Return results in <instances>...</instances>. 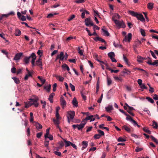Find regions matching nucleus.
<instances>
[{"mask_svg": "<svg viewBox=\"0 0 158 158\" xmlns=\"http://www.w3.org/2000/svg\"><path fill=\"white\" fill-rule=\"evenodd\" d=\"M129 13L132 16L136 17L138 19L140 20L142 22H145V20L143 17V15L141 14H138L136 12L131 10L128 11Z\"/></svg>", "mask_w": 158, "mask_h": 158, "instance_id": "1", "label": "nucleus"}, {"mask_svg": "<svg viewBox=\"0 0 158 158\" xmlns=\"http://www.w3.org/2000/svg\"><path fill=\"white\" fill-rule=\"evenodd\" d=\"M85 25L87 26H88L89 25L91 26H94L93 22L89 18H86L85 19Z\"/></svg>", "mask_w": 158, "mask_h": 158, "instance_id": "2", "label": "nucleus"}, {"mask_svg": "<svg viewBox=\"0 0 158 158\" xmlns=\"http://www.w3.org/2000/svg\"><path fill=\"white\" fill-rule=\"evenodd\" d=\"M60 102L61 105L62 107L63 108L65 107L66 105V101L64 99V97L62 96H61L60 98Z\"/></svg>", "mask_w": 158, "mask_h": 158, "instance_id": "3", "label": "nucleus"}, {"mask_svg": "<svg viewBox=\"0 0 158 158\" xmlns=\"http://www.w3.org/2000/svg\"><path fill=\"white\" fill-rule=\"evenodd\" d=\"M147 63L149 65L157 66H158V60H155L154 62H152V60H150L147 62Z\"/></svg>", "mask_w": 158, "mask_h": 158, "instance_id": "4", "label": "nucleus"}, {"mask_svg": "<svg viewBox=\"0 0 158 158\" xmlns=\"http://www.w3.org/2000/svg\"><path fill=\"white\" fill-rule=\"evenodd\" d=\"M67 113L69 115L68 116L69 117V118H70V119H73L75 115V112L73 111H68Z\"/></svg>", "mask_w": 158, "mask_h": 158, "instance_id": "5", "label": "nucleus"}, {"mask_svg": "<svg viewBox=\"0 0 158 158\" xmlns=\"http://www.w3.org/2000/svg\"><path fill=\"white\" fill-rule=\"evenodd\" d=\"M23 53L21 52H20L19 53H17L15 55L13 60H19L21 57L22 56Z\"/></svg>", "mask_w": 158, "mask_h": 158, "instance_id": "6", "label": "nucleus"}, {"mask_svg": "<svg viewBox=\"0 0 158 158\" xmlns=\"http://www.w3.org/2000/svg\"><path fill=\"white\" fill-rule=\"evenodd\" d=\"M132 37V34L131 33H128L127 36H126L123 41H125L130 42Z\"/></svg>", "mask_w": 158, "mask_h": 158, "instance_id": "7", "label": "nucleus"}, {"mask_svg": "<svg viewBox=\"0 0 158 158\" xmlns=\"http://www.w3.org/2000/svg\"><path fill=\"white\" fill-rule=\"evenodd\" d=\"M85 124V123L84 122V121H82L81 123L79 124H77V129L78 130H80L82 129L84 127Z\"/></svg>", "mask_w": 158, "mask_h": 158, "instance_id": "8", "label": "nucleus"}, {"mask_svg": "<svg viewBox=\"0 0 158 158\" xmlns=\"http://www.w3.org/2000/svg\"><path fill=\"white\" fill-rule=\"evenodd\" d=\"M116 25H118L120 27L123 28H124L126 27V25L123 20H122L121 21H119V23Z\"/></svg>", "mask_w": 158, "mask_h": 158, "instance_id": "9", "label": "nucleus"}, {"mask_svg": "<svg viewBox=\"0 0 158 158\" xmlns=\"http://www.w3.org/2000/svg\"><path fill=\"white\" fill-rule=\"evenodd\" d=\"M104 28H106L104 27H103V28H102V31L104 34L103 35L104 36H109L110 35V34L106 30H105Z\"/></svg>", "mask_w": 158, "mask_h": 158, "instance_id": "10", "label": "nucleus"}, {"mask_svg": "<svg viewBox=\"0 0 158 158\" xmlns=\"http://www.w3.org/2000/svg\"><path fill=\"white\" fill-rule=\"evenodd\" d=\"M122 129H124L126 131L129 133H130L131 132V129L129 127H127L126 125H124L122 127Z\"/></svg>", "mask_w": 158, "mask_h": 158, "instance_id": "11", "label": "nucleus"}, {"mask_svg": "<svg viewBox=\"0 0 158 158\" xmlns=\"http://www.w3.org/2000/svg\"><path fill=\"white\" fill-rule=\"evenodd\" d=\"M35 64L40 67H41L42 66V59L39 58V59L36 60Z\"/></svg>", "mask_w": 158, "mask_h": 158, "instance_id": "12", "label": "nucleus"}, {"mask_svg": "<svg viewBox=\"0 0 158 158\" xmlns=\"http://www.w3.org/2000/svg\"><path fill=\"white\" fill-rule=\"evenodd\" d=\"M82 145L83 147H82V150L86 148L88 145V142L86 141H84L82 142Z\"/></svg>", "mask_w": 158, "mask_h": 158, "instance_id": "13", "label": "nucleus"}, {"mask_svg": "<svg viewBox=\"0 0 158 158\" xmlns=\"http://www.w3.org/2000/svg\"><path fill=\"white\" fill-rule=\"evenodd\" d=\"M54 76L60 81H63L64 80V78L63 77L60 76L55 75H54Z\"/></svg>", "mask_w": 158, "mask_h": 158, "instance_id": "14", "label": "nucleus"}, {"mask_svg": "<svg viewBox=\"0 0 158 158\" xmlns=\"http://www.w3.org/2000/svg\"><path fill=\"white\" fill-rule=\"evenodd\" d=\"M72 103L75 107H77L78 106V102L75 98L73 99L72 101Z\"/></svg>", "mask_w": 158, "mask_h": 158, "instance_id": "15", "label": "nucleus"}, {"mask_svg": "<svg viewBox=\"0 0 158 158\" xmlns=\"http://www.w3.org/2000/svg\"><path fill=\"white\" fill-rule=\"evenodd\" d=\"M105 109L107 112H109L110 110H113V108L112 106L109 105L107 107H105Z\"/></svg>", "mask_w": 158, "mask_h": 158, "instance_id": "16", "label": "nucleus"}, {"mask_svg": "<svg viewBox=\"0 0 158 158\" xmlns=\"http://www.w3.org/2000/svg\"><path fill=\"white\" fill-rule=\"evenodd\" d=\"M54 95L55 93H52L51 94L49 95V97L48 98V99L50 101V102L51 103L53 102L52 98Z\"/></svg>", "mask_w": 158, "mask_h": 158, "instance_id": "17", "label": "nucleus"}, {"mask_svg": "<svg viewBox=\"0 0 158 158\" xmlns=\"http://www.w3.org/2000/svg\"><path fill=\"white\" fill-rule=\"evenodd\" d=\"M51 87V85L50 84H49L48 85L44 86V89H45L47 90V92H50Z\"/></svg>", "mask_w": 158, "mask_h": 158, "instance_id": "18", "label": "nucleus"}, {"mask_svg": "<svg viewBox=\"0 0 158 158\" xmlns=\"http://www.w3.org/2000/svg\"><path fill=\"white\" fill-rule=\"evenodd\" d=\"M30 59V57H29L26 56L24 58L23 61L25 64H27L29 63Z\"/></svg>", "mask_w": 158, "mask_h": 158, "instance_id": "19", "label": "nucleus"}, {"mask_svg": "<svg viewBox=\"0 0 158 158\" xmlns=\"http://www.w3.org/2000/svg\"><path fill=\"white\" fill-rule=\"evenodd\" d=\"M59 57V59L60 60H63L64 58V56L63 52H61L60 55H58Z\"/></svg>", "mask_w": 158, "mask_h": 158, "instance_id": "20", "label": "nucleus"}, {"mask_svg": "<svg viewBox=\"0 0 158 158\" xmlns=\"http://www.w3.org/2000/svg\"><path fill=\"white\" fill-rule=\"evenodd\" d=\"M15 35L16 36H19L21 34V31L18 29H16L15 32Z\"/></svg>", "mask_w": 158, "mask_h": 158, "instance_id": "21", "label": "nucleus"}, {"mask_svg": "<svg viewBox=\"0 0 158 158\" xmlns=\"http://www.w3.org/2000/svg\"><path fill=\"white\" fill-rule=\"evenodd\" d=\"M12 78L13 79L14 82L16 84H19L20 83V81L19 80V78H17L16 77H12Z\"/></svg>", "mask_w": 158, "mask_h": 158, "instance_id": "22", "label": "nucleus"}, {"mask_svg": "<svg viewBox=\"0 0 158 158\" xmlns=\"http://www.w3.org/2000/svg\"><path fill=\"white\" fill-rule=\"evenodd\" d=\"M93 117V115H90L89 116H88L87 117L84 119L82 121H84V122L85 123H86V121L88 120H91V118Z\"/></svg>", "mask_w": 158, "mask_h": 158, "instance_id": "23", "label": "nucleus"}, {"mask_svg": "<svg viewBox=\"0 0 158 158\" xmlns=\"http://www.w3.org/2000/svg\"><path fill=\"white\" fill-rule=\"evenodd\" d=\"M35 126L37 129H42V125L38 123H36Z\"/></svg>", "mask_w": 158, "mask_h": 158, "instance_id": "24", "label": "nucleus"}, {"mask_svg": "<svg viewBox=\"0 0 158 158\" xmlns=\"http://www.w3.org/2000/svg\"><path fill=\"white\" fill-rule=\"evenodd\" d=\"M143 59H145L144 57H141L139 56H137V60L138 62H142Z\"/></svg>", "mask_w": 158, "mask_h": 158, "instance_id": "25", "label": "nucleus"}, {"mask_svg": "<svg viewBox=\"0 0 158 158\" xmlns=\"http://www.w3.org/2000/svg\"><path fill=\"white\" fill-rule=\"evenodd\" d=\"M108 56L110 59L111 58L114 57L115 55L113 52H110L108 53Z\"/></svg>", "mask_w": 158, "mask_h": 158, "instance_id": "26", "label": "nucleus"}, {"mask_svg": "<svg viewBox=\"0 0 158 158\" xmlns=\"http://www.w3.org/2000/svg\"><path fill=\"white\" fill-rule=\"evenodd\" d=\"M104 125H105V124H102L101 125H100L99 126V127L101 129H105L106 131H108L109 130V129L107 127H103V126H104Z\"/></svg>", "mask_w": 158, "mask_h": 158, "instance_id": "27", "label": "nucleus"}, {"mask_svg": "<svg viewBox=\"0 0 158 158\" xmlns=\"http://www.w3.org/2000/svg\"><path fill=\"white\" fill-rule=\"evenodd\" d=\"M152 126L154 128L157 129L158 127V124L155 121H152Z\"/></svg>", "mask_w": 158, "mask_h": 158, "instance_id": "28", "label": "nucleus"}, {"mask_svg": "<svg viewBox=\"0 0 158 158\" xmlns=\"http://www.w3.org/2000/svg\"><path fill=\"white\" fill-rule=\"evenodd\" d=\"M37 77L41 81L42 85H44V84L45 83L46 80L40 76H38Z\"/></svg>", "mask_w": 158, "mask_h": 158, "instance_id": "29", "label": "nucleus"}, {"mask_svg": "<svg viewBox=\"0 0 158 158\" xmlns=\"http://www.w3.org/2000/svg\"><path fill=\"white\" fill-rule=\"evenodd\" d=\"M63 140L64 141V142L66 144V146L65 147H68L70 145H71V144H72V143L69 141H67L65 139H64Z\"/></svg>", "mask_w": 158, "mask_h": 158, "instance_id": "30", "label": "nucleus"}, {"mask_svg": "<svg viewBox=\"0 0 158 158\" xmlns=\"http://www.w3.org/2000/svg\"><path fill=\"white\" fill-rule=\"evenodd\" d=\"M62 67L64 69H66L68 71H69L70 70L69 67L65 64H63L62 66Z\"/></svg>", "mask_w": 158, "mask_h": 158, "instance_id": "31", "label": "nucleus"}, {"mask_svg": "<svg viewBox=\"0 0 158 158\" xmlns=\"http://www.w3.org/2000/svg\"><path fill=\"white\" fill-rule=\"evenodd\" d=\"M50 129V128H48L46 130V133L44 136L45 139V140L48 137V135H49V134Z\"/></svg>", "mask_w": 158, "mask_h": 158, "instance_id": "32", "label": "nucleus"}, {"mask_svg": "<svg viewBox=\"0 0 158 158\" xmlns=\"http://www.w3.org/2000/svg\"><path fill=\"white\" fill-rule=\"evenodd\" d=\"M150 137L153 141L155 142L157 144H158V140L156 139L152 135H151Z\"/></svg>", "mask_w": 158, "mask_h": 158, "instance_id": "33", "label": "nucleus"}, {"mask_svg": "<svg viewBox=\"0 0 158 158\" xmlns=\"http://www.w3.org/2000/svg\"><path fill=\"white\" fill-rule=\"evenodd\" d=\"M148 8L150 10H152L153 6V3H149L148 4Z\"/></svg>", "mask_w": 158, "mask_h": 158, "instance_id": "34", "label": "nucleus"}, {"mask_svg": "<svg viewBox=\"0 0 158 158\" xmlns=\"http://www.w3.org/2000/svg\"><path fill=\"white\" fill-rule=\"evenodd\" d=\"M143 131L147 133L150 134L151 133V131L148 129V128H146V127H143Z\"/></svg>", "mask_w": 158, "mask_h": 158, "instance_id": "35", "label": "nucleus"}, {"mask_svg": "<svg viewBox=\"0 0 158 158\" xmlns=\"http://www.w3.org/2000/svg\"><path fill=\"white\" fill-rule=\"evenodd\" d=\"M107 85L108 86L110 85L112 83V81L111 79L109 78L108 77H107Z\"/></svg>", "mask_w": 158, "mask_h": 158, "instance_id": "36", "label": "nucleus"}, {"mask_svg": "<svg viewBox=\"0 0 158 158\" xmlns=\"http://www.w3.org/2000/svg\"><path fill=\"white\" fill-rule=\"evenodd\" d=\"M32 75L31 73H29L26 74L24 78V80L25 81L28 80V78L29 77H31Z\"/></svg>", "mask_w": 158, "mask_h": 158, "instance_id": "37", "label": "nucleus"}, {"mask_svg": "<svg viewBox=\"0 0 158 158\" xmlns=\"http://www.w3.org/2000/svg\"><path fill=\"white\" fill-rule=\"evenodd\" d=\"M146 99L150 102L151 103H153L154 102V101L153 100L152 98H151L149 97H147L146 98Z\"/></svg>", "mask_w": 158, "mask_h": 158, "instance_id": "38", "label": "nucleus"}, {"mask_svg": "<svg viewBox=\"0 0 158 158\" xmlns=\"http://www.w3.org/2000/svg\"><path fill=\"white\" fill-rule=\"evenodd\" d=\"M123 72L124 73H127V74H130L131 73V71L127 70V69H124L123 70Z\"/></svg>", "mask_w": 158, "mask_h": 158, "instance_id": "39", "label": "nucleus"}, {"mask_svg": "<svg viewBox=\"0 0 158 158\" xmlns=\"http://www.w3.org/2000/svg\"><path fill=\"white\" fill-rule=\"evenodd\" d=\"M113 45L115 47H118L120 48H122L123 46L121 44H116L115 42H114Z\"/></svg>", "mask_w": 158, "mask_h": 158, "instance_id": "40", "label": "nucleus"}, {"mask_svg": "<svg viewBox=\"0 0 158 158\" xmlns=\"http://www.w3.org/2000/svg\"><path fill=\"white\" fill-rule=\"evenodd\" d=\"M78 50L79 54L81 56L83 55L84 51L82 50H81L79 47L78 48Z\"/></svg>", "mask_w": 158, "mask_h": 158, "instance_id": "41", "label": "nucleus"}, {"mask_svg": "<svg viewBox=\"0 0 158 158\" xmlns=\"http://www.w3.org/2000/svg\"><path fill=\"white\" fill-rule=\"evenodd\" d=\"M115 19L116 18L114 17V16L113 15L112 17V19L113 21L114 22V23L116 25L119 23V21Z\"/></svg>", "mask_w": 158, "mask_h": 158, "instance_id": "42", "label": "nucleus"}, {"mask_svg": "<svg viewBox=\"0 0 158 158\" xmlns=\"http://www.w3.org/2000/svg\"><path fill=\"white\" fill-rule=\"evenodd\" d=\"M38 98H36L34 99H31L30 102H37L38 101Z\"/></svg>", "mask_w": 158, "mask_h": 158, "instance_id": "43", "label": "nucleus"}, {"mask_svg": "<svg viewBox=\"0 0 158 158\" xmlns=\"http://www.w3.org/2000/svg\"><path fill=\"white\" fill-rule=\"evenodd\" d=\"M93 39L96 41H101V40H102V38L99 37H96L95 38H93Z\"/></svg>", "mask_w": 158, "mask_h": 158, "instance_id": "44", "label": "nucleus"}, {"mask_svg": "<svg viewBox=\"0 0 158 158\" xmlns=\"http://www.w3.org/2000/svg\"><path fill=\"white\" fill-rule=\"evenodd\" d=\"M58 120L59 119H53V122L55 125L59 124L60 123L59 121Z\"/></svg>", "mask_w": 158, "mask_h": 158, "instance_id": "45", "label": "nucleus"}, {"mask_svg": "<svg viewBox=\"0 0 158 158\" xmlns=\"http://www.w3.org/2000/svg\"><path fill=\"white\" fill-rule=\"evenodd\" d=\"M140 32L142 35L143 36H144L145 35V32L144 30L141 29H140Z\"/></svg>", "mask_w": 158, "mask_h": 158, "instance_id": "46", "label": "nucleus"}, {"mask_svg": "<svg viewBox=\"0 0 158 158\" xmlns=\"http://www.w3.org/2000/svg\"><path fill=\"white\" fill-rule=\"evenodd\" d=\"M123 59L125 61V62L126 63V64H128L129 63L128 60L127 58V57L125 56L123 54Z\"/></svg>", "mask_w": 158, "mask_h": 158, "instance_id": "47", "label": "nucleus"}, {"mask_svg": "<svg viewBox=\"0 0 158 158\" xmlns=\"http://www.w3.org/2000/svg\"><path fill=\"white\" fill-rule=\"evenodd\" d=\"M69 86L71 88L72 91H73L75 90V87L71 83H70Z\"/></svg>", "mask_w": 158, "mask_h": 158, "instance_id": "48", "label": "nucleus"}, {"mask_svg": "<svg viewBox=\"0 0 158 158\" xmlns=\"http://www.w3.org/2000/svg\"><path fill=\"white\" fill-rule=\"evenodd\" d=\"M117 140L118 142H125L126 141V140L123 139L122 137H119L118 139Z\"/></svg>", "mask_w": 158, "mask_h": 158, "instance_id": "49", "label": "nucleus"}, {"mask_svg": "<svg viewBox=\"0 0 158 158\" xmlns=\"http://www.w3.org/2000/svg\"><path fill=\"white\" fill-rule=\"evenodd\" d=\"M29 57H30V58L31 57H32V59H33L34 58L36 59V55L34 53H32L31 54V55Z\"/></svg>", "mask_w": 158, "mask_h": 158, "instance_id": "50", "label": "nucleus"}, {"mask_svg": "<svg viewBox=\"0 0 158 158\" xmlns=\"http://www.w3.org/2000/svg\"><path fill=\"white\" fill-rule=\"evenodd\" d=\"M101 135L98 134H95L94 136V139H98L100 138Z\"/></svg>", "mask_w": 158, "mask_h": 158, "instance_id": "51", "label": "nucleus"}, {"mask_svg": "<svg viewBox=\"0 0 158 158\" xmlns=\"http://www.w3.org/2000/svg\"><path fill=\"white\" fill-rule=\"evenodd\" d=\"M30 104L31 105H34L35 107H37L39 105V103L37 102H30Z\"/></svg>", "mask_w": 158, "mask_h": 158, "instance_id": "52", "label": "nucleus"}, {"mask_svg": "<svg viewBox=\"0 0 158 158\" xmlns=\"http://www.w3.org/2000/svg\"><path fill=\"white\" fill-rule=\"evenodd\" d=\"M98 132L100 134L99 135H104V132L100 130H97Z\"/></svg>", "mask_w": 158, "mask_h": 158, "instance_id": "53", "label": "nucleus"}, {"mask_svg": "<svg viewBox=\"0 0 158 158\" xmlns=\"http://www.w3.org/2000/svg\"><path fill=\"white\" fill-rule=\"evenodd\" d=\"M150 52L151 55L153 57V58H154L155 59H157V57L155 55V54L154 53L153 51H152L151 50H150Z\"/></svg>", "mask_w": 158, "mask_h": 158, "instance_id": "54", "label": "nucleus"}, {"mask_svg": "<svg viewBox=\"0 0 158 158\" xmlns=\"http://www.w3.org/2000/svg\"><path fill=\"white\" fill-rule=\"evenodd\" d=\"M31 106V105L30 104V102H29V103H25V107L27 108H29L30 106Z\"/></svg>", "mask_w": 158, "mask_h": 158, "instance_id": "55", "label": "nucleus"}, {"mask_svg": "<svg viewBox=\"0 0 158 158\" xmlns=\"http://www.w3.org/2000/svg\"><path fill=\"white\" fill-rule=\"evenodd\" d=\"M84 2V0H76L75 1V2L77 3H82Z\"/></svg>", "mask_w": 158, "mask_h": 158, "instance_id": "56", "label": "nucleus"}, {"mask_svg": "<svg viewBox=\"0 0 158 158\" xmlns=\"http://www.w3.org/2000/svg\"><path fill=\"white\" fill-rule=\"evenodd\" d=\"M119 111L123 113L124 115H125L127 116H129V114H128L126 112H125L122 109H119Z\"/></svg>", "mask_w": 158, "mask_h": 158, "instance_id": "57", "label": "nucleus"}, {"mask_svg": "<svg viewBox=\"0 0 158 158\" xmlns=\"http://www.w3.org/2000/svg\"><path fill=\"white\" fill-rule=\"evenodd\" d=\"M57 86V84L55 83L53 85V91L55 92L56 90V87Z\"/></svg>", "mask_w": 158, "mask_h": 158, "instance_id": "58", "label": "nucleus"}, {"mask_svg": "<svg viewBox=\"0 0 158 158\" xmlns=\"http://www.w3.org/2000/svg\"><path fill=\"white\" fill-rule=\"evenodd\" d=\"M42 132H40L39 133H38L36 134V136L37 137L40 138L41 137V136H42Z\"/></svg>", "mask_w": 158, "mask_h": 158, "instance_id": "59", "label": "nucleus"}, {"mask_svg": "<svg viewBox=\"0 0 158 158\" xmlns=\"http://www.w3.org/2000/svg\"><path fill=\"white\" fill-rule=\"evenodd\" d=\"M75 17V15H72L68 19L69 21H70L72 20Z\"/></svg>", "mask_w": 158, "mask_h": 158, "instance_id": "60", "label": "nucleus"}, {"mask_svg": "<svg viewBox=\"0 0 158 158\" xmlns=\"http://www.w3.org/2000/svg\"><path fill=\"white\" fill-rule=\"evenodd\" d=\"M70 62L75 63L76 62V60L75 59H69L68 60Z\"/></svg>", "mask_w": 158, "mask_h": 158, "instance_id": "61", "label": "nucleus"}, {"mask_svg": "<svg viewBox=\"0 0 158 158\" xmlns=\"http://www.w3.org/2000/svg\"><path fill=\"white\" fill-rule=\"evenodd\" d=\"M54 153L58 156H60L61 155V153L60 152L54 151Z\"/></svg>", "mask_w": 158, "mask_h": 158, "instance_id": "62", "label": "nucleus"}, {"mask_svg": "<svg viewBox=\"0 0 158 158\" xmlns=\"http://www.w3.org/2000/svg\"><path fill=\"white\" fill-rule=\"evenodd\" d=\"M16 69L14 67H13L11 69V72L12 73H16Z\"/></svg>", "mask_w": 158, "mask_h": 158, "instance_id": "63", "label": "nucleus"}, {"mask_svg": "<svg viewBox=\"0 0 158 158\" xmlns=\"http://www.w3.org/2000/svg\"><path fill=\"white\" fill-rule=\"evenodd\" d=\"M113 16H114V17L116 19H119L120 18L119 15L118 14H115Z\"/></svg>", "mask_w": 158, "mask_h": 158, "instance_id": "64", "label": "nucleus"}]
</instances>
